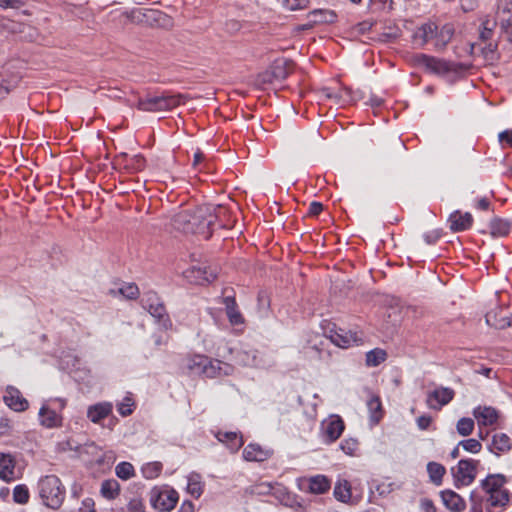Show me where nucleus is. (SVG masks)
<instances>
[{
  "label": "nucleus",
  "instance_id": "nucleus-1",
  "mask_svg": "<svg viewBox=\"0 0 512 512\" xmlns=\"http://www.w3.org/2000/svg\"><path fill=\"white\" fill-rule=\"evenodd\" d=\"M215 209L211 205H201L182 210L172 218V226L183 233L199 234L208 239L211 236V226L217 219Z\"/></svg>",
  "mask_w": 512,
  "mask_h": 512
},
{
  "label": "nucleus",
  "instance_id": "nucleus-2",
  "mask_svg": "<svg viewBox=\"0 0 512 512\" xmlns=\"http://www.w3.org/2000/svg\"><path fill=\"white\" fill-rule=\"evenodd\" d=\"M506 478L502 474H490L481 482V487L487 498V511L494 512V508L503 507L509 502V491L502 489Z\"/></svg>",
  "mask_w": 512,
  "mask_h": 512
},
{
  "label": "nucleus",
  "instance_id": "nucleus-3",
  "mask_svg": "<svg viewBox=\"0 0 512 512\" xmlns=\"http://www.w3.org/2000/svg\"><path fill=\"white\" fill-rule=\"evenodd\" d=\"M189 99L186 94H169L167 92L157 96H147L140 98L136 104L138 110L144 112H162L170 111L173 108L185 103Z\"/></svg>",
  "mask_w": 512,
  "mask_h": 512
},
{
  "label": "nucleus",
  "instance_id": "nucleus-4",
  "mask_svg": "<svg viewBox=\"0 0 512 512\" xmlns=\"http://www.w3.org/2000/svg\"><path fill=\"white\" fill-rule=\"evenodd\" d=\"M39 495L43 504L51 509H58L65 498V488L56 475H46L38 482Z\"/></svg>",
  "mask_w": 512,
  "mask_h": 512
},
{
  "label": "nucleus",
  "instance_id": "nucleus-5",
  "mask_svg": "<svg viewBox=\"0 0 512 512\" xmlns=\"http://www.w3.org/2000/svg\"><path fill=\"white\" fill-rule=\"evenodd\" d=\"M415 61L419 66H422L426 70L438 75L459 73L466 69L464 64L447 61L433 56H428L426 54L417 55L415 57Z\"/></svg>",
  "mask_w": 512,
  "mask_h": 512
},
{
  "label": "nucleus",
  "instance_id": "nucleus-6",
  "mask_svg": "<svg viewBox=\"0 0 512 512\" xmlns=\"http://www.w3.org/2000/svg\"><path fill=\"white\" fill-rule=\"evenodd\" d=\"M141 303L144 309L148 312L165 328L171 327L172 323L166 312L164 303L161 301L157 293L148 291L144 293Z\"/></svg>",
  "mask_w": 512,
  "mask_h": 512
},
{
  "label": "nucleus",
  "instance_id": "nucleus-7",
  "mask_svg": "<svg viewBox=\"0 0 512 512\" xmlns=\"http://www.w3.org/2000/svg\"><path fill=\"white\" fill-rule=\"evenodd\" d=\"M122 16L134 23L145 22L150 25H156L164 28H168L172 25V20L168 15L156 10H150L146 13H142L140 10H133L130 12H124Z\"/></svg>",
  "mask_w": 512,
  "mask_h": 512
},
{
  "label": "nucleus",
  "instance_id": "nucleus-8",
  "mask_svg": "<svg viewBox=\"0 0 512 512\" xmlns=\"http://www.w3.org/2000/svg\"><path fill=\"white\" fill-rule=\"evenodd\" d=\"M478 460L462 459L458 462L456 468H452L451 472L454 477L456 487L468 486L476 478Z\"/></svg>",
  "mask_w": 512,
  "mask_h": 512
},
{
  "label": "nucleus",
  "instance_id": "nucleus-9",
  "mask_svg": "<svg viewBox=\"0 0 512 512\" xmlns=\"http://www.w3.org/2000/svg\"><path fill=\"white\" fill-rule=\"evenodd\" d=\"M150 502L159 512H170L178 502V493L174 489L153 490Z\"/></svg>",
  "mask_w": 512,
  "mask_h": 512
},
{
  "label": "nucleus",
  "instance_id": "nucleus-10",
  "mask_svg": "<svg viewBox=\"0 0 512 512\" xmlns=\"http://www.w3.org/2000/svg\"><path fill=\"white\" fill-rule=\"evenodd\" d=\"M293 63L290 60L279 59L273 62L269 71L259 75V81L262 83H271L274 80H285L292 72Z\"/></svg>",
  "mask_w": 512,
  "mask_h": 512
},
{
  "label": "nucleus",
  "instance_id": "nucleus-11",
  "mask_svg": "<svg viewBox=\"0 0 512 512\" xmlns=\"http://www.w3.org/2000/svg\"><path fill=\"white\" fill-rule=\"evenodd\" d=\"M321 428L323 441L326 444H331L341 437L345 429V424L340 416L331 415L322 422Z\"/></svg>",
  "mask_w": 512,
  "mask_h": 512
},
{
  "label": "nucleus",
  "instance_id": "nucleus-12",
  "mask_svg": "<svg viewBox=\"0 0 512 512\" xmlns=\"http://www.w3.org/2000/svg\"><path fill=\"white\" fill-rule=\"evenodd\" d=\"M184 277L193 284L204 285L217 278L216 269L207 266H192L184 271Z\"/></svg>",
  "mask_w": 512,
  "mask_h": 512
},
{
  "label": "nucleus",
  "instance_id": "nucleus-13",
  "mask_svg": "<svg viewBox=\"0 0 512 512\" xmlns=\"http://www.w3.org/2000/svg\"><path fill=\"white\" fill-rule=\"evenodd\" d=\"M454 396L455 392L453 389L441 386L427 394L426 405L430 409L439 411L443 406L450 403Z\"/></svg>",
  "mask_w": 512,
  "mask_h": 512
},
{
  "label": "nucleus",
  "instance_id": "nucleus-14",
  "mask_svg": "<svg viewBox=\"0 0 512 512\" xmlns=\"http://www.w3.org/2000/svg\"><path fill=\"white\" fill-rule=\"evenodd\" d=\"M330 341L338 347L348 348L353 345H358L362 342V338L357 332L346 331L344 329L331 330L329 335Z\"/></svg>",
  "mask_w": 512,
  "mask_h": 512
},
{
  "label": "nucleus",
  "instance_id": "nucleus-15",
  "mask_svg": "<svg viewBox=\"0 0 512 512\" xmlns=\"http://www.w3.org/2000/svg\"><path fill=\"white\" fill-rule=\"evenodd\" d=\"M3 401L7 406L17 412L25 411L28 408V401L15 387L10 386L6 389V393L3 396Z\"/></svg>",
  "mask_w": 512,
  "mask_h": 512
},
{
  "label": "nucleus",
  "instance_id": "nucleus-16",
  "mask_svg": "<svg viewBox=\"0 0 512 512\" xmlns=\"http://www.w3.org/2000/svg\"><path fill=\"white\" fill-rule=\"evenodd\" d=\"M234 371V367L229 363L220 360H211L208 358V364L204 370V375L208 378H215L220 376L231 375Z\"/></svg>",
  "mask_w": 512,
  "mask_h": 512
},
{
  "label": "nucleus",
  "instance_id": "nucleus-17",
  "mask_svg": "<svg viewBox=\"0 0 512 512\" xmlns=\"http://www.w3.org/2000/svg\"><path fill=\"white\" fill-rule=\"evenodd\" d=\"M435 35L436 24L433 22H427L416 29L413 34V41L417 46L423 47L430 40L434 39Z\"/></svg>",
  "mask_w": 512,
  "mask_h": 512
},
{
  "label": "nucleus",
  "instance_id": "nucleus-18",
  "mask_svg": "<svg viewBox=\"0 0 512 512\" xmlns=\"http://www.w3.org/2000/svg\"><path fill=\"white\" fill-rule=\"evenodd\" d=\"M448 222L453 232H460L471 227L473 218L469 212L461 213L460 211H455L449 216Z\"/></svg>",
  "mask_w": 512,
  "mask_h": 512
},
{
  "label": "nucleus",
  "instance_id": "nucleus-19",
  "mask_svg": "<svg viewBox=\"0 0 512 512\" xmlns=\"http://www.w3.org/2000/svg\"><path fill=\"white\" fill-rule=\"evenodd\" d=\"M326 341L320 340L318 343L308 345L304 348V354L311 361L327 362L330 358V352L325 348Z\"/></svg>",
  "mask_w": 512,
  "mask_h": 512
},
{
  "label": "nucleus",
  "instance_id": "nucleus-20",
  "mask_svg": "<svg viewBox=\"0 0 512 512\" xmlns=\"http://www.w3.org/2000/svg\"><path fill=\"white\" fill-rule=\"evenodd\" d=\"M441 499L445 507L451 512H462L466 507L465 500L452 490H444L441 492Z\"/></svg>",
  "mask_w": 512,
  "mask_h": 512
},
{
  "label": "nucleus",
  "instance_id": "nucleus-21",
  "mask_svg": "<svg viewBox=\"0 0 512 512\" xmlns=\"http://www.w3.org/2000/svg\"><path fill=\"white\" fill-rule=\"evenodd\" d=\"M15 459L10 453L0 452V479L9 482L15 477Z\"/></svg>",
  "mask_w": 512,
  "mask_h": 512
},
{
  "label": "nucleus",
  "instance_id": "nucleus-22",
  "mask_svg": "<svg viewBox=\"0 0 512 512\" xmlns=\"http://www.w3.org/2000/svg\"><path fill=\"white\" fill-rule=\"evenodd\" d=\"M497 18L501 28L507 30L512 26V0L497 1Z\"/></svg>",
  "mask_w": 512,
  "mask_h": 512
},
{
  "label": "nucleus",
  "instance_id": "nucleus-23",
  "mask_svg": "<svg viewBox=\"0 0 512 512\" xmlns=\"http://www.w3.org/2000/svg\"><path fill=\"white\" fill-rule=\"evenodd\" d=\"M512 448L510 437L505 433H496L492 437L491 444L488 446L490 452L495 455L506 453Z\"/></svg>",
  "mask_w": 512,
  "mask_h": 512
},
{
  "label": "nucleus",
  "instance_id": "nucleus-24",
  "mask_svg": "<svg viewBox=\"0 0 512 512\" xmlns=\"http://www.w3.org/2000/svg\"><path fill=\"white\" fill-rule=\"evenodd\" d=\"M222 302L225 305V310L229 322L232 325L242 324L244 319L240 311L237 309V304L234 295H225L222 298Z\"/></svg>",
  "mask_w": 512,
  "mask_h": 512
},
{
  "label": "nucleus",
  "instance_id": "nucleus-25",
  "mask_svg": "<svg viewBox=\"0 0 512 512\" xmlns=\"http://www.w3.org/2000/svg\"><path fill=\"white\" fill-rule=\"evenodd\" d=\"M474 417L477 419L478 425L489 426L494 424L498 419L497 411L492 407L478 406L473 411Z\"/></svg>",
  "mask_w": 512,
  "mask_h": 512
},
{
  "label": "nucleus",
  "instance_id": "nucleus-26",
  "mask_svg": "<svg viewBox=\"0 0 512 512\" xmlns=\"http://www.w3.org/2000/svg\"><path fill=\"white\" fill-rule=\"evenodd\" d=\"M270 456V451L263 449L258 444H249L244 448L243 457L247 461H264Z\"/></svg>",
  "mask_w": 512,
  "mask_h": 512
},
{
  "label": "nucleus",
  "instance_id": "nucleus-27",
  "mask_svg": "<svg viewBox=\"0 0 512 512\" xmlns=\"http://www.w3.org/2000/svg\"><path fill=\"white\" fill-rule=\"evenodd\" d=\"M330 480L324 475H317L308 479L307 491L312 494H324L330 489Z\"/></svg>",
  "mask_w": 512,
  "mask_h": 512
},
{
  "label": "nucleus",
  "instance_id": "nucleus-28",
  "mask_svg": "<svg viewBox=\"0 0 512 512\" xmlns=\"http://www.w3.org/2000/svg\"><path fill=\"white\" fill-rule=\"evenodd\" d=\"M39 417L40 423L47 428H53L61 425V417L46 405L41 407Z\"/></svg>",
  "mask_w": 512,
  "mask_h": 512
},
{
  "label": "nucleus",
  "instance_id": "nucleus-29",
  "mask_svg": "<svg viewBox=\"0 0 512 512\" xmlns=\"http://www.w3.org/2000/svg\"><path fill=\"white\" fill-rule=\"evenodd\" d=\"M112 412L110 403H98L90 406L87 411V417L94 423L106 418Z\"/></svg>",
  "mask_w": 512,
  "mask_h": 512
},
{
  "label": "nucleus",
  "instance_id": "nucleus-30",
  "mask_svg": "<svg viewBox=\"0 0 512 512\" xmlns=\"http://www.w3.org/2000/svg\"><path fill=\"white\" fill-rule=\"evenodd\" d=\"M217 438L220 442L226 444L233 453L237 452L243 445L242 437L235 432H219Z\"/></svg>",
  "mask_w": 512,
  "mask_h": 512
},
{
  "label": "nucleus",
  "instance_id": "nucleus-31",
  "mask_svg": "<svg viewBox=\"0 0 512 512\" xmlns=\"http://www.w3.org/2000/svg\"><path fill=\"white\" fill-rule=\"evenodd\" d=\"M453 35L454 29L452 25L446 24L440 29H438V26L436 25V35L434 36L435 47L438 49L445 48L446 45L451 41Z\"/></svg>",
  "mask_w": 512,
  "mask_h": 512
},
{
  "label": "nucleus",
  "instance_id": "nucleus-32",
  "mask_svg": "<svg viewBox=\"0 0 512 512\" xmlns=\"http://www.w3.org/2000/svg\"><path fill=\"white\" fill-rule=\"evenodd\" d=\"M238 362L243 366L262 367L263 361L256 350L241 351L237 355Z\"/></svg>",
  "mask_w": 512,
  "mask_h": 512
},
{
  "label": "nucleus",
  "instance_id": "nucleus-33",
  "mask_svg": "<svg viewBox=\"0 0 512 512\" xmlns=\"http://www.w3.org/2000/svg\"><path fill=\"white\" fill-rule=\"evenodd\" d=\"M489 227L493 237H504L509 234L510 222L501 218H494L491 220Z\"/></svg>",
  "mask_w": 512,
  "mask_h": 512
},
{
  "label": "nucleus",
  "instance_id": "nucleus-34",
  "mask_svg": "<svg viewBox=\"0 0 512 512\" xmlns=\"http://www.w3.org/2000/svg\"><path fill=\"white\" fill-rule=\"evenodd\" d=\"M101 495L108 499H115L120 492V484L115 479H108L102 482L101 484Z\"/></svg>",
  "mask_w": 512,
  "mask_h": 512
},
{
  "label": "nucleus",
  "instance_id": "nucleus-35",
  "mask_svg": "<svg viewBox=\"0 0 512 512\" xmlns=\"http://www.w3.org/2000/svg\"><path fill=\"white\" fill-rule=\"evenodd\" d=\"M109 293L113 296L120 294L126 299L133 300L139 296L140 291L136 284L128 283L120 287L118 290L111 289Z\"/></svg>",
  "mask_w": 512,
  "mask_h": 512
},
{
  "label": "nucleus",
  "instance_id": "nucleus-36",
  "mask_svg": "<svg viewBox=\"0 0 512 512\" xmlns=\"http://www.w3.org/2000/svg\"><path fill=\"white\" fill-rule=\"evenodd\" d=\"M427 471L431 481L434 484L440 485L442 483L443 476L446 472V469L443 465L437 462H429L427 464Z\"/></svg>",
  "mask_w": 512,
  "mask_h": 512
},
{
  "label": "nucleus",
  "instance_id": "nucleus-37",
  "mask_svg": "<svg viewBox=\"0 0 512 512\" xmlns=\"http://www.w3.org/2000/svg\"><path fill=\"white\" fill-rule=\"evenodd\" d=\"M334 496L341 502H347L351 498V486L347 480L338 481L334 488Z\"/></svg>",
  "mask_w": 512,
  "mask_h": 512
},
{
  "label": "nucleus",
  "instance_id": "nucleus-38",
  "mask_svg": "<svg viewBox=\"0 0 512 512\" xmlns=\"http://www.w3.org/2000/svg\"><path fill=\"white\" fill-rule=\"evenodd\" d=\"M367 407L371 414V420L374 423H378L383 416L380 398L375 395L371 396V398L367 402Z\"/></svg>",
  "mask_w": 512,
  "mask_h": 512
},
{
  "label": "nucleus",
  "instance_id": "nucleus-39",
  "mask_svg": "<svg viewBox=\"0 0 512 512\" xmlns=\"http://www.w3.org/2000/svg\"><path fill=\"white\" fill-rule=\"evenodd\" d=\"M208 364V357L197 355L188 360L187 368L194 374H203Z\"/></svg>",
  "mask_w": 512,
  "mask_h": 512
},
{
  "label": "nucleus",
  "instance_id": "nucleus-40",
  "mask_svg": "<svg viewBox=\"0 0 512 512\" xmlns=\"http://www.w3.org/2000/svg\"><path fill=\"white\" fill-rule=\"evenodd\" d=\"M387 358L385 350L376 348L366 353V365L369 367H376L384 362Z\"/></svg>",
  "mask_w": 512,
  "mask_h": 512
},
{
  "label": "nucleus",
  "instance_id": "nucleus-41",
  "mask_svg": "<svg viewBox=\"0 0 512 512\" xmlns=\"http://www.w3.org/2000/svg\"><path fill=\"white\" fill-rule=\"evenodd\" d=\"M486 323L490 326H493L497 329H503L508 326H512V316L511 317H501L497 319L496 313L490 311L486 314Z\"/></svg>",
  "mask_w": 512,
  "mask_h": 512
},
{
  "label": "nucleus",
  "instance_id": "nucleus-42",
  "mask_svg": "<svg viewBox=\"0 0 512 512\" xmlns=\"http://www.w3.org/2000/svg\"><path fill=\"white\" fill-rule=\"evenodd\" d=\"M187 490L195 498H199L201 496V494L203 492V487H202V483L200 481V475L191 474L188 477Z\"/></svg>",
  "mask_w": 512,
  "mask_h": 512
},
{
  "label": "nucleus",
  "instance_id": "nucleus-43",
  "mask_svg": "<svg viewBox=\"0 0 512 512\" xmlns=\"http://www.w3.org/2000/svg\"><path fill=\"white\" fill-rule=\"evenodd\" d=\"M474 420L471 418L463 417L458 420L456 430L459 435L466 437L469 436L474 430Z\"/></svg>",
  "mask_w": 512,
  "mask_h": 512
},
{
  "label": "nucleus",
  "instance_id": "nucleus-44",
  "mask_svg": "<svg viewBox=\"0 0 512 512\" xmlns=\"http://www.w3.org/2000/svg\"><path fill=\"white\" fill-rule=\"evenodd\" d=\"M116 475L123 480H128L134 475V467L129 462H121L115 468Z\"/></svg>",
  "mask_w": 512,
  "mask_h": 512
},
{
  "label": "nucleus",
  "instance_id": "nucleus-45",
  "mask_svg": "<svg viewBox=\"0 0 512 512\" xmlns=\"http://www.w3.org/2000/svg\"><path fill=\"white\" fill-rule=\"evenodd\" d=\"M13 500L18 504H26L29 501V490L26 485H17L14 488Z\"/></svg>",
  "mask_w": 512,
  "mask_h": 512
},
{
  "label": "nucleus",
  "instance_id": "nucleus-46",
  "mask_svg": "<svg viewBox=\"0 0 512 512\" xmlns=\"http://www.w3.org/2000/svg\"><path fill=\"white\" fill-rule=\"evenodd\" d=\"M314 17V22L330 23L333 22L336 15L333 11L329 10H314L311 12Z\"/></svg>",
  "mask_w": 512,
  "mask_h": 512
},
{
  "label": "nucleus",
  "instance_id": "nucleus-47",
  "mask_svg": "<svg viewBox=\"0 0 512 512\" xmlns=\"http://www.w3.org/2000/svg\"><path fill=\"white\" fill-rule=\"evenodd\" d=\"M458 446H462V448L470 453H479L482 449V444L474 438L462 440L458 443Z\"/></svg>",
  "mask_w": 512,
  "mask_h": 512
},
{
  "label": "nucleus",
  "instance_id": "nucleus-48",
  "mask_svg": "<svg viewBox=\"0 0 512 512\" xmlns=\"http://www.w3.org/2000/svg\"><path fill=\"white\" fill-rule=\"evenodd\" d=\"M144 166H145V159L141 155H135V156L131 157L125 164V167L132 172L141 171V170H143Z\"/></svg>",
  "mask_w": 512,
  "mask_h": 512
},
{
  "label": "nucleus",
  "instance_id": "nucleus-49",
  "mask_svg": "<svg viewBox=\"0 0 512 512\" xmlns=\"http://www.w3.org/2000/svg\"><path fill=\"white\" fill-rule=\"evenodd\" d=\"M359 443L354 438L344 439L340 444V449L347 455H354L357 451Z\"/></svg>",
  "mask_w": 512,
  "mask_h": 512
},
{
  "label": "nucleus",
  "instance_id": "nucleus-50",
  "mask_svg": "<svg viewBox=\"0 0 512 512\" xmlns=\"http://www.w3.org/2000/svg\"><path fill=\"white\" fill-rule=\"evenodd\" d=\"M161 470L162 464L159 462L148 463L143 467V473L145 477L150 479L157 477Z\"/></svg>",
  "mask_w": 512,
  "mask_h": 512
},
{
  "label": "nucleus",
  "instance_id": "nucleus-51",
  "mask_svg": "<svg viewBox=\"0 0 512 512\" xmlns=\"http://www.w3.org/2000/svg\"><path fill=\"white\" fill-rule=\"evenodd\" d=\"M60 448L62 451H75V452H81L82 445L77 442L76 440L70 438L66 441H63L60 443Z\"/></svg>",
  "mask_w": 512,
  "mask_h": 512
},
{
  "label": "nucleus",
  "instance_id": "nucleus-52",
  "mask_svg": "<svg viewBox=\"0 0 512 512\" xmlns=\"http://www.w3.org/2000/svg\"><path fill=\"white\" fill-rule=\"evenodd\" d=\"M129 512H145V506L141 499L133 498L128 503Z\"/></svg>",
  "mask_w": 512,
  "mask_h": 512
},
{
  "label": "nucleus",
  "instance_id": "nucleus-53",
  "mask_svg": "<svg viewBox=\"0 0 512 512\" xmlns=\"http://www.w3.org/2000/svg\"><path fill=\"white\" fill-rule=\"evenodd\" d=\"M470 502H471V511L482 510V507H481L482 498L478 495V493L476 491L471 492Z\"/></svg>",
  "mask_w": 512,
  "mask_h": 512
},
{
  "label": "nucleus",
  "instance_id": "nucleus-54",
  "mask_svg": "<svg viewBox=\"0 0 512 512\" xmlns=\"http://www.w3.org/2000/svg\"><path fill=\"white\" fill-rule=\"evenodd\" d=\"M432 422V417L429 415H421L417 418V426L420 430H426Z\"/></svg>",
  "mask_w": 512,
  "mask_h": 512
},
{
  "label": "nucleus",
  "instance_id": "nucleus-55",
  "mask_svg": "<svg viewBox=\"0 0 512 512\" xmlns=\"http://www.w3.org/2000/svg\"><path fill=\"white\" fill-rule=\"evenodd\" d=\"M132 403L130 402V399H126V402H122L118 406V412L122 416H128L132 413Z\"/></svg>",
  "mask_w": 512,
  "mask_h": 512
},
{
  "label": "nucleus",
  "instance_id": "nucleus-56",
  "mask_svg": "<svg viewBox=\"0 0 512 512\" xmlns=\"http://www.w3.org/2000/svg\"><path fill=\"white\" fill-rule=\"evenodd\" d=\"M420 507L424 512H436L433 501L428 498L421 499Z\"/></svg>",
  "mask_w": 512,
  "mask_h": 512
},
{
  "label": "nucleus",
  "instance_id": "nucleus-57",
  "mask_svg": "<svg viewBox=\"0 0 512 512\" xmlns=\"http://www.w3.org/2000/svg\"><path fill=\"white\" fill-rule=\"evenodd\" d=\"M498 139L501 143L506 142L509 146L512 147V129L500 132Z\"/></svg>",
  "mask_w": 512,
  "mask_h": 512
},
{
  "label": "nucleus",
  "instance_id": "nucleus-58",
  "mask_svg": "<svg viewBox=\"0 0 512 512\" xmlns=\"http://www.w3.org/2000/svg\"><path fill=\"white\" fill-rule=\"evenodd\" d=\"M440 237H441V234L438 230L428 232L424 235V239L428 244L436 243Z\"/></svg>",
  "mask_w": 512,
  "mask_h": 512
},
{
  "label": "nucleus",
  "instance_id": "nucleus-59",
  "mask_svg": "<svg viewBox=\"0 0 512 512\" xmlns=\"http://www.w3.org/2000/svg\"><path fill=\"white\" fill-rule=\"evenodd\" d=\"M323 211V204L320 202H311L309 206V215L318 216Z\"/></svg>",
  "mask_w": 512,
  "mask_h": 512
},
{
  "label": "nucleus",
  "instance_id": "nucleus-60",
  "mask_svg": "<svg viewBox=\"0 0 512 512\" xmlns=\"http://www.w3.org/2000/svg\"><path fill=\"white\" fill-rule=\"evenodd\" d=\"M80 512H96L94 510V501L91 498L83 500Z\"/></svg>",
  "mask_w": 512,
  "mask_h": 512
},
{
  "label": "nucleus",
  "instance_id": "nucleus-61",
  "mask_svg": "<svg viewBox=\"0 0 512 512\" xmlns=\"http://www.w3.org/2000/svg\"><path fill=\"white\" fill-rule=\"evenodd\" d=\"M21 4L20 0H0V7L2 8H18Z\"/></svg>",
  "mask_w": 512,
  "mask_h": 512
},
{
  "label": "nucleus",
  "instance_id": "nucleus-62",
  "mask_svg": "<svg viewBox=\"0 0 512 512\" xmlns=\"http://www.w3.org/2000/svg\"><path fill=\"white\" fill-rule=\"evenodd\" d=\"M204 158H205L204 154L200 150H197L194 154L192 166L195 169L201 170V168L199 166L204 161Z\"/></svg>",
  "mask_w": 512,
  "mask_h": 512
},
{
  "label": "nucleus",
  "instance_id": "nucleus-63",
  "mask_svg": "<svg viewBox=\"0 0 512 512\" xmlns=\"http://www.w3.org/2000/svg\"><path fill=\"white\" fill-rule=\"evenodd\" d=\"M10 429V421L7 418H0V435L6 434Z\"/></svg>",
  "mask_w": 512,
  "mask_h": 512
},
{
  "label": "nucleus",
  "instance_id": "nucleus-64",
  "mask_svg": "<svg viewBox=\"0 0 512 512\" xmlns=\"http://www.w3.org/2000/svg\"><path fill=\"white\" fill-rule=\"evenodd\" d=\"M325 95H326V97H327V98H333V99H335V100H336V103H338V104H344V103H346V102H347V100H344V99H343V96H342V95H338V94H335V93H332V92H329V91H327V92L325 93Z\"/></svg>",
  "mask_w": 512,
  "mask_h": 512
}]
</instances>
